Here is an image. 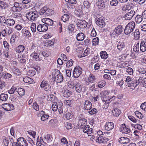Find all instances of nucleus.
Wrapping results in <instances>:
<instances>
[{
  "instance_id": "37",
  "label": "nucleus",
  "mask_w": 146,
  "mask_h": 146,
  "mask_svg": "<svg viewBox=\"0 0 146 146\" xmlns=\"http://www.w3.org/2000/svg\"><path fill=\"white\" fill-rule=\"evenodd\" d=\"M70 18V16L66 14H64L61 17L62 20L64 22L68 21Z\"/></svg>"
},
{
  "instance_id": "61",
  "label": "nucleus",
  "mask_w": 146,
  "mask_h": 146,
  "mask_svg": "<svg viewBox=\"0 0 146 146\" xmlns=\"http://www.w3.org/2000/svg\"><path fill=\"white\" fill-rule=\"evenodd\" d=\"M90 128V126L89 125H84V126L83 127V128H83V131L84 133H87L88 131V130Z\"/></svg>"
},
{
  "instance_id": "28",
  "label": "nucleus",
  "mask_w": 146,
  "mask_h": 146,
  "mask_svg": "<svg viewBox=\"0 0 146 146\" xmlns=\"http://www.w3.org/2000/svg\"><path fill=\"white\" fill-rule=\"evenodd\" d=\"M25 48L23 45H19L16 48V51L17 53H20L24 50Z\"/></svg>"
},
{
  "instance_id": "39",
  "label": "nucleus",
  "mask_w": 146,
  "mask_h": 146,
  "mask_svg": "<svg viewBox=\"0 0 146 146\" xmlns=\"http://www.w3.org/2000/svg\"><path fill=\"white\" fill-rule=\"evenodd\" d=\"M123 129L122 130V133H124L126 134H131V131L130 129L126 126L123 128Z\"/></svg>"
},
{
  "instance_id": "25",
  "label": "nucleus",
  "mask_w": 146,
  "mask_h": 146,
  "mask_svg": "<svg viewBox=\"0 0 146 146\" xmlns=\"http://www.w3.org/2000/svg\"><path fill=\"white\" fill-rule=\"evenodd\" d=\"M121 113V111L119 109L116 108H114L112 111L113 115L116 117L118 116Z\"/></svg>"
},
{
  "instance_id": "13",
  "label": "nucleus",
  "mask_w": 146,
  "mask_h": 146,
  "mask_svg": "<svg viewBox=\"0 0 146 146\" xmlns=\"http://www.w3.org/2000/svg\"><path fill=\"white\" fill-rule=\"evenodd\" d=\"M18 144L20 146H28V144L26 140L23 137H20L17 140Z\"/></svg>"
},
{
  "instance_id": "11",
  "label": "nucleus",
  "mask_w": 146,
  "mask_h": 146,
  "mask_svg": "<svg viewBox=\"0 0 146 146\" xmlns=\"http://www.w3.org/2000/svg\"><path fill=\"white\" fill-rule=\"evenodd\" d=\"M135 12L133 10H131L126 13L124 16V17L126 20H130L135 15Z\"/></svg>"
},
{
  "instance_id": "54",
  "label": "nucleus",
  "mask_w": 146,
  "mask_h": 146,
  "mask_svg": "<svg viewBox=\"0 0 146 146\" xmlns=\"http://www.w3.org/2000/svg\"><path fill=\"white\" fill-rule=\"evenodd\" d=\"M53 24V21L51 19L46 18V25L52 26Z\"/></svg>"
},
{
  "instance_id": "31",
  "label": "nucleus",
  "mask_w": 146,
  "mask_h": 146,
  "mask_svg": "<svg viewBox=\"0 0 146 146\" xmlns=\"http://www.w3.org/2000/svg\"><path fill=\"white\" fill-rule=\"evenodd\" d=\"M48 120H49L48 123V125H50L54 123V119H52L51 117L47 114H46V120L47 121Z\"/></svg>"
},
{
  "instance_id": "38",
  "label": "nucleus",
  "mask_w": 146,
  "mask_h": 146,
  "mask_svg": "<svg viewBox=\"0 0 146 146\" xmlns=\"http://www.w3.org/2000/svg\"><path fill=\"white\" fill-rule=\"evenodd\" d=\"M119 2H120L119 0H112L110 1V3L112 6H116L117 5Z\"/></svg>"
},
{
  "instance_id": "53",
  "label": "nucleus",
  "mask_w": 146,
  "mask_h": 146,
  "mask_svg": "<svg viewBox=\"0 0 146 146\" xmlns=\"http://www.w3.org/2000/svg\"><path fill=\"white\" fill-rule=\"evenodd\" d=\"M142 79L143 77L141 76L139 77L138 81L136 82L137 85H138L140 83H141L145 82V81L146 80V78H144L143 79Z\"/></svg>"
},
{
  "instance_id": "29",
  "label": "nucleus",
  "mask_w": 146,
  "mask_h": 146,
  "mask_svg": "<svg viewBox=\"0 0 146 146\" xmlns=\"http://www.w3.org/2000/svg\"><path fill=\"white\" fill-rule=\"evenodd\" d=\"M15 90H17L18 94L20 96H22L25 95V92L24 89L20 88H18V89L17 88H16Z\"/></svg>"
},
{
  "instance_id": "10",
  "label": "nucleus",
  "mask_w": 146,
  "mask_h": 146,
  "mask_svg": "<svg viewBox=\"0 0 146 146\" xmlns=\"http://www.w3.org/2000/svg\"><path fill=\"white\" fill-rule=\"evenodd\" d=\"M95 80L96 78L95 76L93 74H90L89 75L86 82V85H89L91 84L94 83L95 82Z\"/></svg>"
},
{
  "instance_id": "34",
  "label": "nucleus",
  "mask_w": 146,
  "mask_h": 146,
  "mask_svg": "<svg viewBox=\"0 0 146 146\" xmlns=\"http://www.w3.org/2000/svg\"><path fill=\"white\" fill-rule=\"evenodd\" d=\"M8 98V95L7 94H2L0 95V99L3 101H7Z\"/></svg>"
},
{
  "instance_id": "46",
  "label": "nucleus",
  "mask_w": 146,
  "mask_h": 146,
  "mask_svg": "<svg viewBox=\"0 0 146 146\" xmlns=\"http://www.w3.org/2000/svg\"><path fill=\"white\" fill-rule=\"evenodd\" d=\"M139 42H138L135 45L133 48V50L136 52H139V49H140L139 48Z\"/></svg>"
},
{
  "instance_id": "58",
  "label": "nucleus",
  "mask_w": 146,
  "mask_h": 146,
  "mask_svg": "<svg viewBox=\"0 0 146 146\" xmlns=\"http://www.w3.org/2000/svg\"><path fill=\"white\" fill-rule=\"evenodd\" d=\"M75 82L70 81L69 82L68 85L69 87L71 88H73L75 87Z\"/></svg>"
},
{
  "instance_id": "19",
  "label": "nucleus",
  "mask_w": 146,
  "mask_h": 146,
  "mask_svg": "<svg viewBox=\"0 0 146 146\" xmlns=\"http://www.w3.org/2000/svg\"><path fill=\"white\" fill-rule=\"evenodd\" d=\"M21 33L24 36L27 38L30 37L31 36V35L30 32L25 28H24L22 30Z\"/></svg>"
},
{
  "instance_id": "15",
  "label": "nucleus",
  "mask_w": 146,
  "mask_h": 146,
  "mask_svg": "<svg viewBox=\"0 0 146 146\" xmlns=\"http://www.w3.org/2000/svg\"><path fill=\"white\" fill-rule=\"evenodd\" d=\"M92 107V104L90 101L88 100H86L85 101L83 108L84 110H90L91 109Z\"/></svg>"
},
{
  "instance_id": "14",
  "label": "nucleus",
  "mask_w": 146,
  "mask_h": 146,
  "mask_svg": "<svg viewBox=\"0 0 146 146\" xmlns=\"http://www.w3.org/2000/svg\"><path fill=\"white\" fill-rule=\"evenodd\" d=\"M90 49L88 47L86 49L84 50V53L83 54H81L80 53L78 55V56L79 58H81L83 57H85L88 55L90 53ZM82 50H80V53H81L82 54Z\"/></svg>"
},
{
  "instance_id": "30",
  "label": "nucleus",
  "mask_w": 146,
  "mask_h": 146,
  "mask_svg": "<svg viewBox=\"0 0 146 146\" xmlns=\"http://www.w3.org/2000/svg\"><path fill=\"white\" fill-rule=\"evenodd\" d=\"M87 122V119L84 118H81L79 119V122L82 123L80 126L81 128H83V127L84 126V125H85L86 124V123Z\"/></svg>"
},
{
  "instance_id": "55",
  "label": "nucleus",
  "mask_w": 146,
  "mask_h": 146,
  "mask_svg": "<svg viewBox=\"0 0 146 146\" xmlns=\"http://www.w3.org/2000/svg\"><path fill=\"white\" fill-rule=\"evenodd\" d=\"M36 72L34 70H30L27 72L28 75L30 76H34L36 74Z\"/></svg>"
},
{
  "instance_id": "18",
  "label": "nucleus",
  "mask_w": 146,
  "mask_h": 146,
  "mask_svg": "<svg viewBox=\"0 0 146 146\" xmlns=\"http://www.w3.org/2000/svg\"><path fill=\"white\" fill-rule=\"evenodd\" d=\"M114 127V124L112 122H108L106 123L105 126L106 130L110 131L113 129Z\"/></svg>"
},
{
  "instance_id": "6",
  "label": "nucleus",
  "mask_w": 146,
  "mask_h": 146,
  "mask_svg": "<svg viewBox=\"0 0 146 146\" xmlns=\"http://www.w3.org/2000/svg\"><path fill=\"white\" fill-rule=\"evenodd\" d=\"M75 89L76 92L78 93L81 92H84L85 91V88L83 87L80 82L79 81H75Z\"/></svg>"
},
{
  "instance_id": "5",
  "label": "nucleus",
  "mask_w": 146,
  "mask_h": 146,
  "mask_svg": "<svg viewBox=\"0 0 146 146\" xmlns=\"http://www.w3.org/2000/svg\"><path fill=\"white\" fill-rule=\"evenodd\" d=\"M96 4L98 8L100 9L107 8L109 5L106 0H97Z\"/></svg>"
},
{
  "instance_id": "42",
  "label": "nucleus",
  "mask_w": 146,
  "mask_h": 146,
  "mask_svg": "<svg viewBox=\"0 0 146 146\" xmlns=\"http://www.w3.org/2000/svg\"><path fill=\"white\" fill-rule=\"evenodd\" d=\"M138 85H137V83H131L129 82V83H127V86L128 87H131V88L132 89H134L136 86Z\"/></svg>"
},
{
  "instance_id": "44",
  "label": "nucleus",
  "mask_w": 146,
  "mask_h": 146,
  "mask_svg": "<svg viewBox=\"0 0 146 146\" xmlns=\"http://www.w3.org/2000/svg\"><path fill=\"white\" fill-rule=\"evenodd\" d=\"M92 44L93 45L96 46L98 45L99 42V39L98 37L94 38L92 40Z\"/></svg>"
},
{
  "instance_id": "3",
  "label": "nucleus",
  "mask_w": 146,
  "mask_h": 146,
  "mask_svg": "<svg viewBox=\"0 0 146 146\" xmlns=\"http://www.w3.org/2000/svg\"><path fill=\"white\" fill-rule=\"evenodd\" d=\"M97 134L99 135V136L96 139V142L100 143H104L109 140L108 138H106L104 136V134L102 131H98Z\"/></svg>"
},
{
  "instance_id": "33",
  "label": "nucleus",
  "mask_w": 146,
  "mask_h": 146,
  "mask_svg": "<svg viewBox=\"0 0 146 146\" xmlns=\"http://www.w3.org/2000/svg\"><path fill=\"white\" fill-rule=\"evenodd\" d=\"M15 23V21L12 19H9L6 20V23L8 26H11L13 25Z\"/></svg>"
},
{
  "instance_id": "59",
  "label": "nucleus",
  "mask_w": 146,
  "mask_h": 146,
  "mask_svg": "<svg viewBox=\"0 0 146 146\" xmlns=\"http://www.w3.org/2000/svg\"><path fill=\"white\" fill-rule=\"evenodd\" d=\"M91 4L87 1H84L83 3L84 6L87 9H89L90 7Z\"/></svg>"
},
{
  "instance_id": "36",
  "label": "nucleus",
  "mask_w": 146,
  "mask_h": 146,
  "mask_svg": "<svg viewBox=\"0 0 146 146\" xmlns=\"http://www.w3.org/2000/svg\"><path fill=\"white\" fill-rule=\"evenodd\" d=\"M100 54L101 58L104 59H106L108 56V54H107L106 52L105 51H102Z\"/></svg>"
},
{
  "instance_id": "49",
  "label": "nucleus",
  "mask_w": 146,
  "mask_h": 146,
  "mask_svg": "<svg viewBox=\"0 0 146 146\" xmlns=\"http://www.w3.org/2000/svg\"><path fill=\"white\" fill-rule=\"evenodd\" d=\"M64 125L66 129H70L72 127V124L69 122H65L64 123Z\"/></svg>"
},
{
  "instance_id": "43",
  "label": "nucleus",
  "mask_w": 146,
  "mask_h": 146,
  "mask_svg": "<svg viewBox=\"0 0 146 146\" xmlns=\"http://www.w3.org/2000/svg\"><path fill=\"white\" fill-rule=\"evenodd\" d=\"M54 40L53 39L51 40H46V44H47V47H50L54 45Z\"/></svg>"
},
{
  "instance_id": "60",
  "label": "nucleus",
  "mask_w": 146,
  "mask_h": 146,
  "mask_svg": "<svg viewBox=\"0 0 146 146\" xmlns=\"http://www.w3.org/2000/svg\"><path fill=\"white\" fill-rule=\"evenodd\" d=\"M99 60V58L98 57V55L94 56L92 59V62L93 63H95L97 62Z\"/></svg>"
},
{
  "instance_id": "8",
  "label": "nucleus",
  "mask_w": 146,
  "mask_h": 146,
  "mask_svg": "<svg viewBox=\"0 0 146 146\" xmlns=\"http://www.w3.org/2000/svg\"><path fill=\"white\" fill-rule=\"evenodd\" d=\"M82 73V68L79 66L75 67L73 71V74L74 78L78 77Z\"/></svg>"
},
{
  "instance_id": "50",
  "label": "nucleus",
  "mask_w": 146,
  "mask_h": 146,
  "mask_svg": "<svg viewBox=\"0 0 146 146\" xmlns=\"http://www.w3.org/2000/svg\"><path fill=\"white\" fill-rule=\"evenodd\" d=\"M106 82L103 80L99 82L98 84V86L100 88H102L104 87L105 85Z\"/></svg>"
},
{
  "instance_id": "4",
  "label": "nucleus",
  "mask_w": 146,
  "mask_h": 146,
  "mask_svg": "<svg viewBox=\"0 0 146 146\" xmlns=\"http://www.w3.org/2000/svg\"><path fill=\"white\" fill-rule=\"evenodd\" d=\"M123 31L122 26L119 25L116 27L113 30V32L111 33V36H115V35L117 36L121 34Z\"/></svg>"
},
{
  "instance_id": "9",
  "label": "nucleus",
  "mask_w": 146,
  "mask_h": 146,
  "mask_svg": "<svg viewBox=\"0 0 146 146\" xmlns=\"http://www.w3.org/2000/svg\"><path fill=\"white\" fill-rule=\"evenodd\" d=\"M88 25V23L84 20H78L76 23V25L80 29L85 28Z\"/></svg>"
},
{
  "instance_id": "32",
  "label": "nucleus",
  "mask_w": 146,
  "mask_h": 146,
  "mask_svg": "<svg viewBox=\"0 0 146 146\" xmlns=\"http://www.w3.org/2000/svg\"><path fill=\"white\" fill-rule=\"evenodd\" d=\"M128 118L129 119L134 123L136 124H139L140 123L139 120L138 119H136L132 115L128 116Z\"/></svg>"
},
{
  "instance_id": "63",
  "label": "nucleus",
  "mask_w": 146,
  "mask_h": 146,
  "mask_svg": "<svg viewBox=\"0 0 146 146\" xmlns=\"http://www.w3.org/2000/svg\"><path fill=\"white\" fill-rule=\"evenodd\" d=\"M98 111L95 108H93L91 110L89 111L88 112V113L91 115L96 114L97 112Z\"/></svg>"
},
{
  "instance_id": "12",
  "label": "nucleus",
  "mask_w": 146,
  "mask_h": 146,
  "mask_svg": "<svg viewBox=\"0 0 146 146\" xmlns=\"http://www.w3.org/2000/svg\"><path fill=\"white\" fill-rule=\"evenodd\" d=\"M96 22V24L101 28L103 27L105 25L104 18L102 17L98 18Z\"/></svg>"
},
{
  "instance_id": "21",
  "label": "nucleus",
  "mask_w": 146,
  "mask_h": 146,
  "mask_svg": "<svg viewBox=\"0 0 146 146\" xmlns=\"http://www.w3.org/2000/svg\"><path fill=\"white\" fill-rule=\"evenodd\" d=\"M130 140L129 138L122 137L119 139V142L121 143L126 144L129 143Z\"/></svg>"
},
{
  "instance_id": "22",
  "label": "nucleus",
  "mask_w": 146,
  "mask_h": 146,
  "mask_svg": "<svg viewBox=\"0 0 146 146\" xmlns=\"http://www.w3.org/2000/svg\"><path fill=\"white\" fill-rule=\"evenodd\" d=\"M62 92L63 96L65 97H69L71 94V92L66 88H63Z\"/></svg>"
},
{
  "instance_id": "45",
  "label": "nucleus",
  "mask_w": 146,
  "mask_h": 146,
  "mask_svg": "<svg viewBox=\"0 0 146 146\" xmlns=\"http://www.w3.org/2000/svg\"><path fill=\"white\" fill-rule=\"evenodd\" d=\"M32 80L31 78L27 76L23 78V81L27 83H31Z\"/></svg>"
},
{
  "instance_id": "1",
  "label": "nucleus",
  "mask_w": 146,
  "mask_h": 146,
  "mask_svg": "<svg viewBox=\"0 0 146 146\" xmlns=\"http://www.w3.org/2000/svg\"><path fill=\"white\" fill-rule=\"evenodd\" d=\"M135 27V24L133 21L130 22L125 26L124 33L126 35H128L133 32Z\"/></svg>"
},
{
  "instance_id": "23",
  "label": "nucleus",
  "mask_w": 146,
  "mask_h": 146,
  "mask_svg": "<svg viewBox=\"0 0 146 146\" xmlns=\"http://www.w3.org/2000/svg\"><path fill=\"white\" fill-rule=\"evenodd\" d=\"M115 96H113L111 98H110V99H109L108 100H104V101L105 102V103L103 105V108L104 109H106L108 108V107L109 106L108 103L110 102H108V101H110L111 100V101H112L113 100H114L115 98Z\"/></svg>"
},
{
  "instance_id": "16",
  "label": "nucleus",
  "mask_w": 146,
  "mask_h": 146,
  "mask_svg": "<svg viewBox=\"0 0 146 146\" xmlns=\"http://www.w3.org/2000/svg\"><path fill=\"white\" fill-rule=\"evenodd\" d=\"M39 53H37L34 51V52L31 54V56L33 57L34 60L36 61H40L42 60V58L41 57H39Z\"/></svg>"
},
{
  "instance_id": "51",
  "label": "nucleus",
  "mask_w": 146,
  "mask_h": 146,
  "mask_svg": "<svg viewBox=\"0 0 146 146\" xmlns=\"http://www.w3.org/2000/svg\"><path fill=\"white\" fill-rule=\"evenodd\" d=\"M75 27V25L73 24H71L68 25V29L69 32H72L74 31Z\"/></svg>"
},
{
  "instance_id": "41",
  "label": "nucleus",
  "mask_w": 146,
  "mask_h": 146,
  "mask_svg": "<svg viewBox=\"0 0 146 146\" xmlns=\"http://www.w3.org/2000/svg\"><path fill=\"white\" fill-rule=\"evenodd\" d=\"M134 35L136 39L137 40L139 38L140 36V33L138 29H137L135 30L134 32Z\"/></svg>"
},
{
  "instance_id": "52",
  "label": "nucleus",
  "mask_w": 146,
  "mask_h": 146,
  "mask_svg": "<svg viewBox=\"0 0 146 146\" xmlns=\"http://www.w3.org/2000/svg\"><path fill=\"white\" fill-rule=\"evenodd\" d=\"M131 8V7L129 5L125 4L122 8V10L124 11H126L127 10H129Z\"/></svg>"
},
{
  "instance_id": "56",
  "label": "nucleus",
  "mask_w": 146,
  "mask_h": 146,
  "mask_svg": "<svg viewBox=\"0 0 146 146\" xmlns=\"http://www.w3.org/2000/svg\"><path fill=\"white\" fill-rule=\"evenodd\" d=\"M54 13V11L52 10L51 9H46V14L48 16L51 15H53Z\"/></svg>"
},
{
  "instance_id": "64",
  "label": "nucleus",
  "mask_w": 146,
  "mask_h": 146,
  "mask_svg": "<svg viewBox=\"0 0 146 146\" xmlns=\"http://www.w3.org/2000/svg\"><path fill=\"white\" fill-rule=\"evenodd\" d=\"M139 72L142 74H145L146 73V68L141 67L138 70Z\"/></svg>"
},
{
  "instance_id": "20",
  "label": "nucleus",
  "mask_w": 146,
  "mask_h": 146,
  "mask_svg": "<svg viewBox=\"0 0 146 146\" xmlns=\"http://www.w3.org/2000/svg\"><path fill=\"white\" fill-rule=\"evenodd\" d=\"M52 137L50 134L47 135L46 137V145L49 146H51L52 144Z\"/></svg>"
},
{
  "instance_id": "62",
  "label": "nucleus",
  "mask_w": 146,
  "mask_h": 146,
  "mask_svg": "<svg viewBox=\"0 0 146 146\" xmlns=\"http://www.w3.org/2000/svg\"><path fill=\"white\" fill-rule=\"evenodd\" d=\"M73 62V61L72 59L68 61L66 64V66L68 67H70L72 65Z\"/></svg>"
},
{
  "instance_id": "7",
  "label": "nucleus",
  "mask_w": 146,
  "mask_h": 146,
  "mask_svg": "<svg viewBox=\"0 0 146 146\" xmlns=\"http://www.w3.org/2000/svg\"><path fill=\"white\" fill-rule=\"evenodd\" d=\"M52 75L54 76V77H55V78H57L59 82H61L63 80L62 74L57 70L52 71Z\"/></svg>"
},
{
  "instance_id": "35",
  "label": "nucleus",
  "mask_w": 146,
  "mask_h": 146,
  "mask_svg": "<svg viewBox=\"0 0 146 146\" xmlns=\"http://www.w3.org/2000/svg\"><path fill=\"white\" fill-rule=\"evenodd\" d=\"M143 20V17L140 15H137L135 18V20L136 23H140Z\"/></svg>"
},
{
  "instance_id": "24",
  "label": "nucleus",
  "mask_w": 146,
  "mask_h": 146,
  "mask_svg": "<svg viewBox=\"0 0 146 146\" xmlns=\"http://www.w3.org/2000/svg\"><path fill=\"white\" fill-rule=\"evenodd\" d=\"M140 50L141 51L144 52L146 50V45L144 40H142L140 45Z\"/></svg>"
},
{
  "instance_id": "2",
  "label": "nucleus",
  "mask_w": 146,
  "mask_h": 146,
  "mask_svg": "<svg viewBox=\"0 0 146 146\" xmlns=\"http://www.w3.org/2000/svg\"><path fill=\"white\" fill-rule=\"evenodd\" d=\"M38 12L36 11H30L27 13L26 17L27 19L31 21L36 20L38 17Z\"/></svg>"
},
{
  "instance_id": "26",
  "label": "nucleus",
  "mask_w": 146,
  "mask_h": 146,
  "mask_svg": "<svg viewBox=\"0 0 146 146\" xmlns=\"http://www.w3.org/2000/svg\"><path fill=\"white\" fill-rule=\"evenodd\" d=\"M84 35L82 33H80L77 35L76 39L78 41H81L84 39Z\"/></svg>"
},
{
  "instance_id": "48",
  "label": "nucleus",
  "mask_w": 146,
  "mask_h": 146,
  "mask_svg": "<svg viewBox=\"0 0 146 146\" xmlns=\"http://www.w3.org/2000/svg\"><path fill=\"white\" fill-rule=\"evenodd\" d=\"M27 140L28 141V143L30 144L29 145V146H33L35 145V143L33 141V140L30 137H27Z\"/></svg>"
},
{
  "instance_id": "57",
  "label": "nucleus",
  "mask_w": 146,
  "mask_h": 146,
  "mask_svg": "<svg viewBox=\"0 0 146 146\" xmlns=\"http://www.w3.org/2000/svg\"><path fill=\"white\" fill-rule=\"evenodd\" d=\"M52 110L54 111H56L58 109V106L56 102H54L52 105Z\"/></svg>"
},
{
  "instance_id": "17",
  "label": "nucleus",
  "mask_w": 146,
  "mask_h": 146,
  "mask_svg": "<svg viewBox=\"0 0 146 146\" xmlns=\"http://www.w3.org/2000/svg\"><path fill=\"white\" fill-rule=\"evenodd\" d=\"M3 108L7 111H10L13 110L14 109V107L12 104L6 103L3 105Z\"/></svg>"
},
{
  "instance_id": "27",
  "label": "nucleus",
  "mask_w": 146,
  "mask_h": 146,
  "mask_svg": "<svg viewBox=\"0 0 146 146\" xmlns=\"http://www.w3.org/2000/svg\"><path fill=\"white\" fill-rule=\"evenodd\" d=\"M125 45L124 42L120 41L117 45V48L119 50H121L123 49L124 48Z\"/></svg>"
},
{
  "instance_id": "47",
  "label": "nucleus",
  "mask_w": 146,
  "mask_h": 146,
  "mask_svg": "<svg viewBox=\"0 0 146 146\" xmlns=\"http://www.w3.org/2000/svg\"><path fill=\"white\" fill-rule=\"evenodd\" d=\"M53 96L52 95H47V100L48 101L47 104H49L52 103V101L53 100Z\"/></svg>"
},
{
  "instance_id": "40",
  "label": "nucleus",
  "mask_w": 146,
  "mask_h": 146,
  "mask_svg": "<svg viewBox=\"0 0 146 146\" xmlns=\"http://www.w3.org/2000/svg\"><path fill=\"white\" fill-rule=\"evenodd\" d=\"M64 115L65 116L66 118L67 119H69L72 118L73 116V114H71L70 113L68 112H64Z\"/></svg>"
}]
</instances>
